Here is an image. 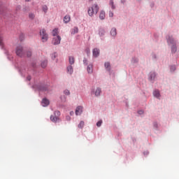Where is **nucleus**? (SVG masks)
Returning a JSON list of instances; mask_svg holds the SVG:
<instances>
[{
	"label": "nucleus",
	"mask_w": 179,
	"mask_h": 179,
	"mask_svg": "<svg viewBox=\"0 0 179 179\" xmlns=\"http://www.w3.org/2000/svg\"><path fill=\"white\" fill-rule=\"evenodd\" d=\"M41 38L42 40V43H46L48 41V34L45 32V29H42L40 31Z\"/></svg>",
	"instance_id": "f03ea898"
},
{
	"label": "nucleus",
	"mask_w": 179,
	"mask_h": 179,
	"mask_svg": "<svg viewBox=\"0 0 179 179\" xmlns=\"http://www.w3.org/2000/svg\"><path fill=\"white\" fill-rule=\"evenodd\" d=\"M83 127H85V122L81 121L78 124V128H83Z\"/></svg>",
	"instance_id": "cd10ccee"
},
{
	"label": "nucleus",
	"mask_w": 179,
	"mask_h": 179,
	"mask_svg": "<svg viewBox=\"0 0 179 179\" xmlns=\"http://www.w3.org/2000/svg\"><path fill=\"white\" fill-rule=\"evenodd\" d=\"M88 15L89 16H93L94 15H97L99 12V6L97 4H94L92 6L88 8Z\"/></svg>",
	"instance_id": "f257e3e1"
},
{
	"label": "nucleus",
	"mask_w": 179,
	"mask_h": 179,
	"mask_svg": "<svg viewBox=\"0 0 179 179\" xmlns=\"http://www.w3.org/2000/svg\"><path fill=\"white\" fill-rule=\"evenodd\" d=\"M67 72L68 73H70V75H72V73H73V68L72 67V66H69L67 67Z\"/></svg>",
	"instance_id": "ddd939ff"
},
{
	"label": "nucleus",
	"mask_w": 179,
	"mask_h": 179,
	"mask_svg": "<svg viewBox=\"0 0 179 179\" xmlns=\"http://www.w3.org/2000/svg\"><path fill=\"white\" fill-rule=\"evenodd\" d=\"M109 5L111 6L112 9H115V6H114V1L110 0Z\"/></svg>",
	"instance_id": "5701e85b"
},
{
	"label": "nucleus",
	"mask_w": 179,
	"mask_h": 179,
	"mask_svg": "<svg viewBox=\"0 0 179 179\" xmlns=\"http://www.w3.org/2000/svg\"><path fill=\"white\" fill-rule=\"evenodd\" d=\"M36 15H34V14L33 13H30L29 17V19H34Z\"/></svg>",
	"instance_id": "7c9ffc66"
},
{
	"label": "nucleus",
	"mask_w": 179,
	"mask_h": 179,
	"mask_svg": "<svg viewBox=\"0 0 179 179\" xmlns=\"http://www.w3.org/2000/svg\"><path fill=\"white\" fill-rule=\"evenodd\" d=\"M64 23H69V22H71V16L70 15H66L64 17Z\"/></svg>",
	"instance_id": "9d476101"
},
{
	"label": "nucleus",
	"mask_w": 179,
	"mask_h": 179,
	"mask_svg": "<svg viewBox=\"0 0 179 179\" xmlns=\"http://www.w3.org/2000/svg\"><path fill=\"white\" fill-rule=\"evenodd\" d=\"M16 54L18 57H23L24 55V51H23V47L19 45L16 48Z\"/></svg>",
	"instance_id": "7ed1b4c3"
},
{
	"label": "nucleus",
	"mask_w": 179,
	"mask_h": 179,
	"mask_svg": "<svg viewBox=\"0 0 179 179\" xmlns=\"http://www.w3.org/2000/svg\"><path fill=\"white\" fill-rule=\"evenodd\" d=\"M153 94L155 97H157V99L160 97V92H159V90L154 91Z\"/></svg>",
	"instance_id": "f3484780"
},
{
	"label": "nucleus",
	"mask_w": 179,
	"mask_h": 179,
	"mask_svg": "<svg viewBox=\"0 0 179 179\" xmlns=\"http://www.w3.org/2000/svg\"><path fill=\"white\" fill-rule=\"evenodd\" d=\"M87 71L88 73H93V64H89L87 66Z\"/></svg>",
	"instance_id": "6e6552de"
},
{
	"label": "nucleus",
	"mask_w": 179,
	"mask_h": 179,
	"mask_svg": "<svg viewBox=\"0 0 179 179\" xmlns=\"http://www.w3.org/2000/svg\"><path fill=\"white\" fill-rule=\"evenodd\" d=\"M83 64H84V65H87V59H83Z\"/></svg>",
	"instance_id": "c9c22d12"
},
{
	"label": "nucleus",
	"mask_w": 179,
	"mask_h": 179,
	"mask_svg": "<svg viewBox=\"0 0 179 179\" xmlns=\"http://www.w3.org/2000/svg\"><path fill=\"white\" fill-rule=\"evenodd\" d=\"M28 80H30V78L28 77Z\"/></svg>",
	"instance_id": "37998d69"
},
{
	"label": "nucleus",
	"mask_w": 179,
	"mask_h": 179,
	"mask_svg": "<svg viewBox=\"0 0 179 179\" xmlns=\"http://www.w3.org/2000/svg\"><path fill=\"white\" fill-rule=\"evenodd\" d=\"M111 36H117V29L113 28L110 31Z\"/></svg>",
	"instance_id": "a211bd4d"
},
{
	"label": "nucleus",
	"mask_w": 179,
	"mask_h": 179,
	"mask_svg": "<svg viewBox=\"0 0 179 179\" xmlns=\"http://www.w3.org/2000/svg\"><path fill=\"white\" fill-rule=\"evenodd\" d=\"M101 124H103V121H102V120H99V121L96 123V127H101Z\"/></svg>",
	"instance_id": "c85d7f7f"
},
{
	"label": "nucleus",
	"mask_w": 179,
	"mask_h": 179,
	"mask_svg": "<svg viewBox=\"0 0 179 179\" xmlns=\"http://www.w3.org/2000/svg\"><path fill=\"white\" fill-rule=\"evenodd\" d=\"M168 44H174V39H173V37L169 36L167 38Z\"/></svg>",
	"instance_id": "4468645a"
},
{
	"label": "nucleus",
	"mask_w": 179,
	"mask_h": 179,
	"mask_svg": "<svg viewBox=\"0 0 179 179\" xmlns=\"http://www.w3.org/2000/svg\"><path fill=\"white\" fill-rule=\"evenodd\" d=\"M105 33L106 31L103 29H99V34L101 37L104 36Z\"/></svg>",
	"instance_id": "4be33fe9"
},
{
	"label": "nucleus",
	"mask_w": 179,
	"mask_h": 179,
	"mask_svg": "<svg viewBox=\"0 0 179 179\" xmlns=\"http://www.w3.org/2000/svg\"><path fill=\"white\" fill-rule=\"evenodd\" d=\"M50 120L52 121V122H57L59 121V118L57 116L51 115L50 116Z\"/></svg>",
	"instance_id": "1a4fd4ad"
},
{
	"label": "nucleus",
	"mask_w": 179,
	"mask_h": 179,
	"mask_svg": "<svg viewBox=\"0 0 179 179\" xmlns=\"http://www.w3.org/2000/svg\"><path fill=\"white\" fill-rule=\"evenodd\" d=\"M73 114H74L73 111L70 112V115H73Z\"/></svg>",
	"instance_id": "a19ab883"
},
{
	"label": "nucleus",
	"mask_w": 179,
	"mask_h": 179,
	"mask_svg": "<svg viewBox=\"0 0 179 179\" xmlns=\"http://www.w3.org/2000/svg\"><path fill=\"white\" fill-rule=\"evenodd\" d=\"M83 113V107L82 106H78L76 109V115H80Z\"/></svg>",
	"instance_id": "39448f33"
},
{
	"label": "nucleus",
	"mask_w": 179,
	"mask_h": 179,
	"mask_svg": "<svg viewBox=\"0 0 179 179\" xmlns=\"http://www.w3.org/2000/svg\"><path fill=\"white\" fill-rule=\"evenodd\" d=\"M52 42V44H54V45H58V44L61 43V36H54Z\"/></svg>",
	"instance_id": "20e7f679"
},
{
	"label": "nucleus",
	"mask_w": 179,
	"mask_h": 179,
	"mask_svg": "<svg viewBox=\"0 0 179 179\" xmlns=\"http://www.w3.org/2000/svg\"><path fill=\"white\" fill-rule=\"evenodd\" d=\"M171 52L173 53L177 52V47L176 46V45H173L171 48Z\"/></svg>",
	"instance_id": "a878e982"
},
{
	"label": "nucleus",
	"mask_w": 179,
	"mask_h": 179,
	"mask_svg": "<svg viewBox=\"0 0 179 179\" xmlns=\"http://www.w3.org/2000/svg\"><path fill=\"white\" fill-rule=\"evenodd\" d=\"M39 90H42L43 92H45V90H47V87L45 86L41 87L39 88Z\"/></svg>",
	"instance_id": "c756f323"
},
{
	"label": "nucleus",
	"mask_w": 179,
	"mask_h": 179,
	"mask_svg": "<svg viewBox=\"0 0 179 179\" xmlns=\"http://www.w3.org/2000/svg\"><path fill=\"white\" fill-rule=\"evenodd\" d=\"M78 31H79V29H78V27H74L71 31V34H76Z\"/></svg>",
	"instance_id": "412c9836"
},
{
	"label": "nucleus",
	"mask_w": 179,
	"mask_h": 179,
	"mask_svg": "<svg viewBox=\"0 0 179 179\" xmlns=\"http://www.w3.org/2000/svg\"><path fill=\"white\" fill-rule=\"evenodd\" d=\"M52 34L53 37H57V36H58V29H53L52 31Z\"/></svg>",
	"instance_id": "dca6fc26"
},
{
	"label": "nucleus",
	"mask_w": 179,
	"mask_h": 179,
	"mask_svg": "<svg viewBox=\"0 0 179 179\" xmlns=\"http://www.w3.org/2000/svg\"><path fill=\"white\" fill-rule=\"evenodd\" d=\"M42 10H43L45 13H47V10H48V7L46 5L43 6Z\"/></svg>",
	"instance_id": "b1692460"
},
{
	"label": "nucleus",
	"mask_w": 179,
	"mask_h": 179,
	"mask_svg": "<svg viewBox=\"0 0 179 179\" xmlns=\"http://www.w3.org/2000/svg\"><path fill=\"white\" fill-rule=\"evenodd\" d=\"M0 46L3 47V38L2 35H0Z\"/></svg>",
	"instance_id": "393cba45"
},
{
	"label": "nucleus",
	"mask_w": 179,
	"mask_h": 179,
	"mask_svg": "<svg viewBox=\"0 0 179 179\" xmlns=\"http://www.w3.org/2000/svg\"><path fill=\"white\" fill-rule=\"evenodd\" d=\"M90 1H93V0H90Z\"/></svg>",
	"instance_id": "c03bdc74"
},
{
	"label": "nucleus",
	"mask_w": 179,
	"mask_h": 179,
	"mask_svg": "<svg viewBox=\"0 0 179 179\" xmlns=\"http://www.w3.org/2000/svg\"><path fill=\"white\" fill-rule=\"evenodd\" d=\"M64 94H66L67 96H69V94H71V93L69 92V90H64Z\"/></svg>",
	"instance_id": "473e14b6"
},
{
	"label": "nucleus",
	"mask_w": 179,
	"mask_h": 179,
	"mask_svg": "<svg viewBox=\"0 0 179 179\" xmlns=\"http://www.w3.org/2000/svg\"><path fill=\"white\" fill-rule=\"evenodd\" d=\"M109 16H110V17H113V16H114V13L113 12H110Z\"/></svg>",
	"instance_id": "4c0bfd02"
},
{
	"label": "nucleus",
	"mask_w": 179,
	"mask_h": 179,
	"mask_svg": "<svg viewBox=\"0 0 179 179\" xmlns=\"http://www.w3.org/2000/svg\"><path fill=\"white\" fill-rule=\"evenodd\" d=\"M101 93V88H96L95 90V96H99L100 94Z\"/></svg>",
	"instance_id": "6ab92c4d"
},
{
	"label": "nucleus",
	"mask_w": 179,
	"mask_h": 179,
	"mask_svg": "<svg viewBox=\"0 0 179 179\" xmlns=\"http://www.w3.org/2000/svg\"><path fill=\"white\" fill-rule=\"evenodd\" d=\"M55 58H56V55H55V53H54L52 55V59H55Z\"/></svg>",
	"instance_id": "58836bf2"
},
{
	"label": "nucleus",
	"mask_w": 179,
	"mask_h": 179,
	"mask_svg": "<svg viewBox=\"0 0 179 179\" xmlns=\"http://www.w3.org/2000/svg\"><path fill=\"white\" fill-rule=\"evenodd\" d=\"M55 115H61V113L59 111H58V110H56L55 112Z\"/></svg>",
	"instance_id": "f704fd0d"
},
{
	"label": "nucleus",
	"mask_w": 179,
	"mask_h": 179,
	"mask_svg": "<svg viewBox=\"0 0 179 179\" xmlns=\"http://www.w3.org/2000/svg\"><path fill=\"white\" fill-rule=\"evenodd\" d=\"M138 113V114L142 115L143 114V110H139Z\"/></svg>",
	"instance_id": "ea45409f"
},
{
	"label": "nucleus",
	"mask_w": 179,
	"mask_h": 179,
	"mask_svg": "<svg viewBox=\"0 0 179 179\" xmlns=\"http://www.w3.org/2000/svg\"><path fill=\"white\" fill-rule=\"evenodd\" d=\"M50 104V101L47 99H43L42 101V106L43 107H47Z\"/></svg>",
	"instance_id": "0eeeda50"
},
{
	"label": "nucleus",
	"mask_w": 179,
	"mask_h": 179,
	"mask_svg": "<svg viewBox=\"0 0 179 179\" xmlns=\"http://www.w3.org/2000/svg\"><path fill=\"white\" fill-rule=\"evenodd\" d=\"M31 0H25V2H30Z\"/></svg>",
	"instance_id": "79ce46f5"
},
{
	"label": "nucleus",
	"mask_w": 179,
	"mask_h": 179,
	"mask_svg": "<svg viewBox=\"0 0 179 179\" xmlns=\"http://www.w3.org/2000/svg\"><path fill=\"white\" fill-rule=\"evenodd\" d=\"M99 18L101 20H103V19L106 18V13L104 11L102 10V11L100 12Z\"/></svg>",
	"instance_id": "9b49d317"
},
{
	"label": "nucleus",
	"mask_w": 179,
	"mask_h": 179,
	"mask_svg": "<svg viewBox=\"0 0 179 179\" xmlns=\"http://www.w3.org/2000/svg\"><path fill=\"white\" fill-rule=\"evenodd\" d=\"M155 78H156V73L155 72H151L149 77L150 80H155Z\"/></svg>",
	"instance_id": "f8f14e48"
},
{
	"label": "nucleus",
	"mask_w": 179,
	"mask_h": 179,
	"mask_svg": "<svg viewBox=\"0 0 179 179\" xmlns=\"http://www.w3.org/2000/svg\"><path fill=\"white\" fill-rule=\"evenodd\" d=\"M93 56L95 57V58H97V56L100 55V50L97 48H94L92 51Z\"/></svg>",
	"instance_id": "423d86ee"
},
{
	"label": "nucleus",
	"mask_w": 179,
	"mask_h": 179,
	"mask_svg": "<svg viewBox=\"0 0 179 179\" xmlns=\"http://www.w3.org/2000/svg\"><path fill=\"white\" fill-rule=\"evenodd\" d=\"M27 57H31V51L28 50L27 52Z\"/></svg>",
	"instance_id": "2f4dec72"
},
{
	"label": "nucleus",
	"mask_w": 179,
	"mask_h": 179,
	"mask_svg": "<svg viewBox=\"0 0 179 179\" xmlns=\"http://www.w3.org/2000/svg\"><path fill=\"white\" fill-rule=\"evenodd\" d=\"M171 71H176V66H171Z\"/></svg>",
	"instance_id": "72a5a7b5"
},
{
	"label": "nucleus",
	"mask_w": 179,
	"mask_h": 179,
	"mask_svg": "<svg viewBox=\"0 0 179 179\" xmlns=\"http://www.w3.org/2000/svg\"><path fill=\"white\" fill-rule=\"evenodd\" d=\"M41 66L43 68H46L47 67V65H48V62L47 60H44L43 62H41Z\"/></svg>",
	"instance_id": "aec40b11"
},
{
	"label": "nucleus",
	"mask_w": 179,
	"mask_h": 179,
	"mask_svg": "<svg viewBox=\"0 0 179 179\" xmlns=\"http://www.w3.org/2000/svg\"><path fill=\"white\" fill-rule=\"evenodd\" d=\"M69 64L70 65H73L75 64V57L72 56L69 57Z\"/></svg>",
	"instance_id": "2eb2a0df"
},
{
	"label": "nucleus",
	"mask_w": 179,
	"mask_h": 179,
	"mask_svg": "<svg viewBox=\"0 0 179 179\" xmlns=\"http://www.w3.org/2000/svg\"><path fill=\"white\" fill-rule=\"evenodd\" d=\"M66 121H71V116L67 115V116L66 117Z\"/></svg>",
	"instance_id": "e433bc0d"
},
{
	"label": "nucleus",
	"mask_w": 179,
	"mask_h": 179,
	"mask_svg": "<svg viewBox=\"0 0 179 179\" xmlns=\"http://www.w3.org/2000/svg\"><path fill=\"white\" fill-rule=\"evenodd\" d=\"M105 68H106L108 71H110V62H106V63H105Z\"/></svg>",
	"instance_id": "bb28decb"
}]
</instances>
